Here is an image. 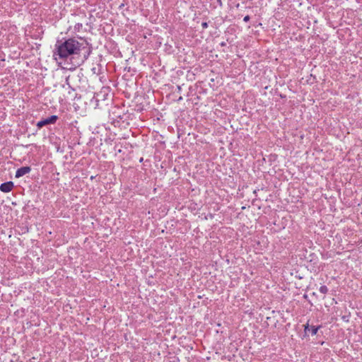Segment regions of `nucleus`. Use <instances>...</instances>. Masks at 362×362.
<instances>
[{"instance_id": "1", "label": "nucleus", "mask_w": 362, "mask_h": 362, "mask_svg": "<svg viewBox=\"0 0 362 362\" xmlns=\"http://www.w3.org/2000/svg\"><path fill=\"white\" fill-rule=\"evenodd\" d=\"M87 49L85 41H78L75 38H69L64 42H57L55 45L54 56L55 59H66L70 55L78 54L83 49Z\"/></svg>"}, {"instance_id": "2", "label": "nucleus", "mask_w": 362, "mask_h": 362, "mask_svg": "<svg viewBox=\"0 0 362 362\" xmlns=\"http://www.w3.org/2000/svg\"><path fill=\"white\" fill-rule=\"evenodd\" d=\"M57 116L52 115L47 119H42L37 122V127L38 128H42V127L49 124H54L57 119Z\"/></svg>"}, {"instance_id": "3", "label": "nucleus", "mask_w": 362, "mask_h": 362, "mask_svg": "<svg viewBox=\"0 0 362 362\" xmlns=\"http://www.w3.org/2000/svg\"><path fill=\"white\" fill-rule=\"evenodd\" d=\"M31 170V168L29 166H23L18 168L16 172V177H21L28 173H29Z\"/></svg>"}, {"instance_id": "4", "label": "nucleus", "mask_w": 362, "mask_h": 362, "mask_svg": "<svg viewBox=\"0 0 362 362\" xmlns=\"http://www.w3.org/2000/svg\"><path fill=\"white\" fill-rule=\"evenodd\" d=\"M13 184L12 182L2 183L0 185V190L3 192H9L12 190Z\"/></svg>"}, {"instance_id": "5", "label": "nucleus", "mask_w": 362, "mask_h": 362, "mask_svg": "<svg viewBox=\"0 0 362 362\" xmlns=\"http://www.w3.org/2000/svg\"><path fill=\"white\" fill-rule=\"evenodd\" d=\"M317 330H318L317 327L311 326L310 327L308 325H307L305 327V332H307V331L310 332L312 335H315L317 332Z\"/></svg>"}, {"instance_id": "6", "label": "nucleus", "mask_w": 362, "mask_h": 362, "mask_svg": "<svg viewBox=\"0 0 362 362\" xmlns=\"http://www.w3.org/2000/svg\"><path fill=\"white\" fill-rule=\"evenodd\" d=\"M319 291L321 293L325 294L328 292V288L326 286H321L319 288Z\"/></svg>"}, {"instance_id": "7", "label": "nucleus", "mask_w": 362, "mask_h": 362, "mask_svg": "<svg viewBox=\"0 0 362 362\" xmlns=\"http://www.w3.org/2000/svg\"><path fill=\"white\" fill-rule=\"evenodd\" d=\"M249 20H250L249 16H246L244 17V19H243L244 21L247 22Z\"/></svg>"}, {"instance_id": "8", "label": "nucleus", "mask_w": 362, "mask_h": 362, "mask_svg": "<svg viewBox=\"0 0 362 362\" xmlns=\"http://www.w3.org/2000/svg\"><path fill=\"white\" fill-rule=\"evenodd\" d=\"M202 26H203L204 28L207 27V23H202Z\"/></svg>"}, {"instance_id": "9", "label": "nucleus", "mask_w": 362, "mask_h": 362, "mask_svg": "<svg viewBox=\"0 0 362 362\" xmlns=\"http://www.w3.org/2000/svg\"><path fill=\"white\" fill-rule=\"evenodd\" d=\"M90 50H88V51L87 52V55H85V58H86H86L88 57V56L90 54Z\"/></svg>"}]
</instances>
